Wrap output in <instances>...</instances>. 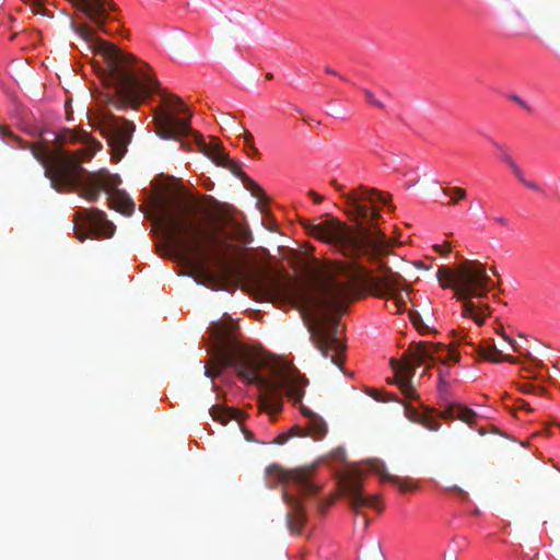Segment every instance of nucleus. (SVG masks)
<instances>
[{
	"instance_id": "nucleus-1",
	"label": "nucleus",
	"mask_w": 560,
	"mask_h": 560,
	"mask_svg": "<svg viewBox=\"0 0 560 560\" xmlns=\"http://www.w3.org/2000/svg\"><path fill=\"white\" fill-rule=\"evenodd\" d=\"M342 197L354 228L335 218L318 223L304 220L302 224L311 236L329 244L351 261L334 265L313 290L288 276H261L255 281L258 299L291 304L300 311L313 345L339 368L346 345L338 337L339 320L335 314L345 312L361 287H370L377 298L388 296L386 307L394 313L406 308L405 278L378 259L388 253V244L385 234L374 225L381 217L375 203L388 205L390 195L360 186Z\"/></svg>"
},
{
	"instance_id": "nucleus-2",
	"label": "nucleus",
	"mask_w": 560,
	"mask_h": 560,
	"mask_svg": "<svg viewBox=\"0 0 560 560\" xmlns=\"http://www.w3.org/2000/svg\"><path fill=\"white\" fill-rule=\"evenodd\" d=\"M160 208L164 238L178 258L211 278L226 279L232 275L230 241L249 244L252 235L245 226L230 218L219 226L208 224L198 201L183 194L168 203L161 202Z\"/></svg>"
},
{
	"instance_id": "nucleus-3",
	"label": "nucleus",
	"mask_w": 560,
	"mask_h": 560,
	"mask_svg": "<svg viewBox=\"0 0 560 560\" xmlns=\"http://www.w3.org/2000/svg\"><path fill=\"white\" fill-rule=\"evenodd\" d=\"M59 147L50 150L40 143L21 145L27 149L44 167V175L58 191L78 190L90 202L98 199L102 190L108 194V206L130 215L135 202L130 196L118 189L121 179L106 171L88 172L82 167V159H91L102 144L86 130L63 129L56 138Z\"/></svg>"
},
{
	"instance_id": "nucleus-4",
	"label": "nucleus",
	"mask_w": 560,
	"mask_h": 560,
	"mask_svg": "<svg viewBox=\"0 0 560 560\" xmlns=\"http://www.w3.org/2000/svg\"><path fill=\"white\" fill-rule=\"evenodd\" d=\"M235 324L217 323L210 327L215 354L212 364L205 366V375L213 378L224 368H233L238 375L260 390L259 402L265 411L278 413L282 409V394L300 402L308 383L295 369L269 363L259 355L233 343Z\"/></svg>"
},
{
	"instance_id": "nucleus-5",
	"label": "nucleus",
	"mask_w": 560,
	"mask_h": 560,
	"mask_svg": "<svg viewBox=\"0 0 560 560\" xmlns=\"http://www.w3.org/2000/svg\"><path fill=\"white\" fill-rule=\"evenodd\" d=\"M96 45L107 66V81L114 89L107 103L116 109L137 108L147 95L159 91V81L145 72L144 68L149 67L147 63L135 67L133 55L121 51L106 40L97 39Z\"/></svg>"
},
{
	"instance_id": "nucleus-6",
	"label": "nucleus",
	"mask_w": 560,
	"mask_h": 560,
	"mask_svg": "<svg viewBox=\"0 0 560 560\" xmlns=\"http://www.w3.org/2000/svg\"><path fill=\"white\" fill-rule=\"evenodd\" d=\"M436 278L443 288H452L455 298L463 301L464 317H469L478 326L485 324L488 305L475 304L471 299L486 298L494 287L487 273L486 266L478 260H465L456 269L443 266L438 269Z\"/></svg>"
},
{
	"instance_id": "nucleus-7",
	"label": "nucleus",
	"mask_w": 560,
	"mask_h": 560,
	"mask_svg": "<svg viewBox=\"0 0 560 560\" xmlns=\"http://www.w3.org/2000/svg\"><path fill=\"white\" fill-rule=\"evenodd\" d=\"M161 96L162 102L166 107H179V110L186 114L187 117L179 118L173 112L156 109L154 113V122L159 137L162 139L180 140L182 137L191 135L200 152L211 159L219 166L224 167L225 165H229V161L231 159L219 141L207 143L202 135L191 130V113L183 105L180 97L173 94H162Z\"/></svg>"
},
{
	"instance_id": "nucleus-8",
	"label": "nucleus",
	"mask_w": 560,
	"mask_h": 560,
	"mask_svg": "<svg viewBox=\"0 0 560 560\" xmlns=\"http://www.w3.org/2000/svg\"><path fill=\"white\" fill-rule=\"evenodd\" d=\"M459 353L443 343L427 341L413 342L402 355V361L392 359L390 364L396 373V384L406 399H418V394L411 384L416 370L428 362L446 364L448 361L458 362Z\"/></svg>"
},
{
	"instance_id": "nucleus-9",
	"label": "nucleus",
	"mask_w": 560,
	"mask_h": 560,
	"mask_svg": "<svg viewBox=\"0 0 560 560\" xmlns=\"http://www.w3.org/2000/svg\"><path fill=\"white\" fill-rule=\"evenodd\" d=\"M92 126L101 131L117 160H120L131 141L135 131L133 124L125 118L116 117L109 110H103L93 118Z\"/></svg>"
},
{
	"instance_id": "nucleus-10",
	"label": "nucleus",
	"mask_w": 560,
	"mask_h": 560,
	"mask_svg": "<svg viewBox=\"0 0 560 560\" xmlns=\"http://www.w3.org/2000/svg\"><path fill=\"white\" fill-rule=\"evenodd\" d=\"M73 231L77 238L83 242L90 236L109 238L115 233V225L107 220L105 212L96 208H80L73 213Z\"/></svg>"
},
{
	"instance_id": "nucleus-11",
	"label": "nucleus",
	"mask_w": 560,
	"mask_h": 560,
	"mask_svg": "<svg viewBox=\"0 0 560 560\" xmlns=\"http://www.w3.org/2000/svg\"><path fill=\"white\" fill-rule=\"evenodd\" d=\"M311 468L284 470L279 465L272 464L266 469L267 486L273 488L279 483H291L300 494L311 495L319 490V487L311 480Z\"/></svg>"
},
{
	"instance_id": "nucleus-12",
	"label": "nucleus",
	"mask_w": 560,
	"mask_h": 560,
	"mask_svg": "<svg viewBox=\"0 0 560 560\" xmlns=\"http://www.w3.org/2000/svg\"><path fill=\"white\" fill-rule=\"evenodd\" d=\"M100 31L104 34H112L114 30L106 25L109 19V11L115 10L112 0H70Z\"/></svg>"
},
{
	"instance_id": "nucleus-13",
	"label": "nucleus",
	"mask_w": 560,
	"mask_h": 560,
	"mask_svg": "<svg viewBox=\"0 0 560 560\" xmlns=\"http://www.w3.org/2000/svg\"><path fill=\"white\" fill-rule=\"evenodd\" d=\"M339 487L342 494L349 500L353 511L361 508H377V502L381 500L380 495H364L362 491V481L358 472L345 476L339 481Z\"/></svg>"
},
{
	"instance_id": "nucleus-14",
	"label": "nucleus",
	"mask_w": 560,
	"mask_h": 560,
	"mask_svg": "<svg viewBox=\"0 0 560 560\" xmlns=\"http://www.w3.org/2000/svg\"><path fill=\"white\" fill-rule=\"evenodd\" d=\"M283 499L289 506L287 513V526L292 534H301L305 523V511L301 499L288 489L283 492Z\"/></svg>"
},
{
	"instance_id": "nucleus-15",
	"label": "nucleus",
	"mask_w": 560,
	"mask_h": 560,
	"mask_svg": "<svg viewBox=\"0 0 560 560\" xmlns=\"http://www.w3.org/2000/svg\"><path fill=\"white\" fill-rule=\"evenodd\" d=\"M301 412L306 419V435H310L316 440L323 439L327 433V424L324 421V419L320 416L314 413L305 406L301 407Z\"/></svg>"
},
{
	"instance_id": "nucleus-16",
	"label": "nucleus",
	"mask_w": 560,
	"mask_h": 560,
	"mask_svg": "<svg viewBox=\"0 0 560 560\" xmlns=\"http://www.w3.org/2000/svg\"><path fill=\"white\" fill-rule=\"evenodd\" d=\"M476 351L480 358L483 360H487L492 363H500V362H509L512 364L517 363V359L510 355V354H503L494 343L490 342L489 340L482 341L477 348Z\"/></svg>"
},
{
	"instance_id": "nucleus-17",
	"label": "nucleus",
	"mask_w": 560,
	"mask_h": 560,
	"mask_svg": "<svg viewBox=\"0 0 560 560\" xmlns=\"http://www.w3.org/2000/svg\"><path fill=\"white\" fill-rule=\"evenodd\" d=\"M378 466H383L378 463H373L372 469L377 471L381 475L382 481H389L394 483L401 492L411 491L416 488V485L408 478H399L397 476H393L385 471L381 470Z\"/></svg>"
},
{
	"instance_id": "nucleus-18",
	"label": "nucleus",
	"mask_w": 560,
	"mask_h": 560,
	"mask_svg": "<svg viewBox=\"0 0 560 560\" xmlns=\"http://www.w3.org/2000/svg\"><path fill=\"white\" fill-rule=\"evenodd\" d=\"M405 411L407 418L410 421L421 423L424 428H427L430 431H438L441 427L435 418L429 415H421L418 410L413 408L405 406Z\"/></svg>"
},
{
	"instance_id": "nucleus-19",
	"label": "nucleus",
	"mask_w": 560,
	"mask_h": 560,
	"mask_svg": "<svg viewBox=\"0 0 560 560\" xmlns=\"http://www.w3.org/2000/svg\"><path fill=\"white\" fill-rule=\"evenodd\" d=\"M456 416L458 420L471 425L477 417V413L472 409L458 404V411Z\"/></svg>"
},
{
	"instance_id": "nucleus-20",
	"label": "nucleus",
	"mask_w": 560,
	"mask_h": 560,
	"mask_svg": "<svg viewBox=\"0 0 560 560\" xmlns=\"http://www.w3.org/2000/svg\"><path fill=\"white\" fill-rule=\"evenodd\" d=\"M458 404L447 402L443 410H441L438 415L439 418L443 420H454L457 419Z\"/></svg>"
},
{
	"instance_id": "nucleus-21",
	"label": "nucleus",
	"mask_w": 560,
	"mask_h": 560,
	"mask_svg": "<svg viewBox=\"0 0 560 560\" xmlns=\"http://www.w3.org/2000/svg\"><path fill=\"white\" fill-rule=\"evenodd\" d=\"M245 188L256 198L262 199L264 198V190L252 178L248 176L243 182Z\"/></svg>"
},
{
	"instance_id": "nucleus-22",
	"label": "nucleus",
	"mask_w": 560,
	"mask_h": 560,
	"mask_svg": "<svg viewBox=\"0 0 560 560\" xmlns=\"http://www.w3.org/2000/svg\"><path fill=\"white\" fill-rule=\"evenodd\" d=\"M443 192L445 195L453 194L454 196L450 200L448 205H456L459 200H463L466 198L467 192L464 188L460 187H453V188H444Z\"/></svg>"
},
{
	"instance_id": "nucleus-23",
	"label": "nucleus",
	"mask_w": 560,
	"mask_h": 560,
	"mask_svg": "<svg viewBox=\"0 0 560 560\" xmlns=\"http://www.w3.org/2000/svg\"><path fill=\"white\" fill-rule=\"evenodd\" d=\"M366 393L369 394V396H371L372 398H374L377 401L385 402V401L397 400V398L394 395L383 393L376 388H369Z\"/></svg>"
},
{
	"instance_id": "nucleus-24",
	"label": "nucleus",
	"mask_w": 560,
	"mask_h": 560,
	"mask_svg": "<svg viewBox=\"0 0 560 560\" xmlns=\"http://www.w3.org/2000/svg\"><path fill=\"white\" fill-rule=\"evenodd\" d=\"M490 143L500 152V159L502 162L508 164L513 161V158L508 153L506 147L489 138Z\"/></svg>"
},
{
	"instance_id": "nucleus-25",
	"label": "nucleus",
	"mask_w": 560,
	"mask_h": 560,
	"mask_svg": "<svg viewBox=\"0 0 560 560\" xmlns=\"http://www.w3.org/2000/svg\"><path fill=\"white\" fill-rule=\"evenodd\" d=\"M77 33L86 42H92L95 38V32L89 25L80 24L77 26Z\"/></svg>"
},
{
	"instance_id": "nucleus-26",
	"label": "nucleus",
	"mask_w": 560,
	"mask_h": 560,
	"mask_svg": "<svg viewBox=\"0 0 560 560\" xmlns=\"http://www.w3.org/2000/svg\"><path fill=\"white\" fill-rule=\"evenodd\" d=\"M520 388L525 394L540 395L545 392V389L541 386H536L529 382L521 384Z\"/></svg>"
},
{
	"instance_id": "nucleus-27",
	"label": "nucleus",
	"mask_w": 560,
	"mask_h": 560,
	"mask_svg": "<svg viewBox=\"0 0 560 560\" xmlns=\"http://www.w3.org/2000/svg\"><path fill=\"white\" fill-rule=\"evenodd\" d=\"M224 168L230 170L231 173L241 178L242 182H244L247 177V175L241 170V166L232 160L229 161V165H225Z\"/></svg>"
},
{
	"instance_id": "nucleus-28",
	"label": "nucleus",
	"mask_w": 560,
	"mask_h": 560,
	"mask_svg": "<svg viewBox=\"0 0 560 560\" xmlns=\"http://www.w3.org/2000/svg\"><path fill=\"white\" fill-rule=\"evenodd\" d=\"M410 319L413 324V326L420 330L421 332H424V330H428V327L424 325V323L422 322L419 313L417 312H411L410 313Z\"/></svg>"
},
{
	"instance_id": "nucleus-29",
	"label": "nucleus",
	"mask_w": 560,
	"mask_h": 560,
	"mask_svg": "<svg viewBox=\"0 0 560 560\" xmlns=\"http://www.w3.org/2000/svg\"><path fill=\"white\" fill-rule=\"evenodd\" d=\"M211 417L215 421H221L223 424L225 423V410L220 407L213 406L210 409Z\"/></svg>"
},
{
	"instance_id": "nucleus-30",
	"label": "nucleus",
	"mask_w": 560,
	"mask_h": 560,
	"mask_svg": "<svg viewBox=\"0 0 560 560\" xmlns=\"http://www.w3.org/2000/svg\"><path fill=\"white\" fill-rule=\"evenodd\" d=\"M243 137H244V141H245V143H246V145L248 148V151L253 152V154H257L258 151H257L256 147L254 145V137H253V135L249 131L244 129V136Z\"/></svg>"
},
{
	"instance_id": "nucleus-31",
	"label": "nucleus",
	"mask_w": 560,
	"mask_h": 560,
	"mask_svg": "<svg viewBox=\"0 0 560 560\" xmlns=\"http://www.w3.org/2000/svg\"><path fill=\"white\" fill-rule=\"evenodd\" d=\"M363 93L365 95V98H366L368 103L374 105L375 107L384 108L383 103L380 102L378 100H376L374 94L370 90L364 89Z\"/></svg>"
},
{
	"instance_id": "nucleus-32",
	"label": "nucleus",
	"mask_w": 560,
	"mask_h": 560,
	"mask_svg": "<svg viewBox=\"0 0 560 560\" xmlns=\"http://www.w3.org/2000/svg\"><path fill=\"white\" fill-rule=\"evenodd\" d=\"M287 433L289 434L290 438H292V436L302 438V436H306L307 432H306V428L305 427L294 425Z\"/></svg>"
},
{
	"instance_id": "nucleus-33",
	"label": "nucleus",
	"mask_w": 560,
	"mask_h": 560,
	"mask_svg": "<svg viewBox=\"0 0 560 560\" xmlns=\"http://www.w3.org/2000/svg\"><path fill=\"white\" fill-rule=\"evenodd\" d=\"M510 98L515 102L516 104H518L522 108H524L525 110L527 112H532V107L524 101L522 100L520 96L513 94L510 96Z\"/></svg>"
},
{
	"instance_id": "nucleus-34",
	"label": "nucleus",
	"mask_w": 560,
	"mask_h": 560,
	"mask_svg": "<svg viewBox=\"0 0 560 560\" xmlns=\"http://www.w3.org/2000/svg\"><path fill=\"white\" fill-rule=\"evenodd\" d=\"M523 185H524V186H526L528 189L534 190V191H539V190H540L539 185H538V184H536V183H535V182H533V180H527V179H526V180L523 183Z\"/></svg>"
},
{
	"instance_id": "nucleus-35",
	"label": "nucleus",
	"mask_w": 560,
	"mask_h": 560,
	"mask_svg": "<svg viewBox=\"0 0 560 560\" xmlns=\"http://www.w3.org/2000/svg\"><path fill=\"white\" fill-rule=\"evenodd\" d=\"M434 249L440 254H444L451 250V246L447 243H444L442 245H435Z\"/></svg>"
},
{
	"instance_id": "nucleus-36",
	"label": "nucleus",
	"mask_w": 560,
	"mask_h": 560,
	"mask_svg": "<svg viewBox=\"0 0 560 560\" xmlns=\"http://www.w3.org/2000/svg\"><path fill=\"white\" fill-rule=\"evenodd\" d=\"M221 120L225 125H231L234 121V117H232L230 114L222 113Z\"/></svg>"
},
{
	"instance_id": "nucleus-37",
	"label": "nucleus",
	"mask_w": 560,
	"mask_h": 560,
	"mask_svg": "<svg viewBox=\"0 0 560 560\" xmlns=\"http://www.w3.org/2000/svg\"><path fill=\"white\" fill-rule=\"evenodd\" d=\"M289 439H290V436L288 433H282L276 438L275 443L284 444Z\"/></svg>"
},
{
	"instance_id": "nucleus-38",
	"label": "nucleus",
	"mask_w": 560,
	"mask_h": 560,
	"mask_svg": "<svg viewBox=\"0 0 560 560\" xmlns=\"http://www.w3.org/2000/svg\"><path fill=\"white\" fill-rule=\"evenodd\" d=\"M308 195L313 198L314 202L316 203H319L323 201L324 197L318 195L316 191L314 190H310L308 191Z\"/></svg>"
},
{
	"instance_id": "nucleus-39",
	"label": "nucleus",
	"mask_w": 560,
	"mask_h": 560,
	"mask_svg": "<svg viewBox=\"0 0 560 560\" xmlns=\"http://www.w3.org/2000/svg\"><path fill=\"white\" fill-rule=\"evenodd\" d=\"M334 503V499L329 500L327 503L319 502L318 503V511L319 513L324 514L327 506L331 505Z\"/></svg>"
},
{
	"instance_id": "nucleus-40",
	"label": "nucleus",
	"mask_w": 560,
	"mask_h": 560,
	"mask_svg": "<svg viewBox=\"0 0 560 560\" xmlns=\"http://www.w3.org/2000/svg\"><path fill=\"white\" fill-rule=\"evenodd\" d=\"M506 165L510 167L513 174L521 170V167L515 163L514 160L509 162Z\"/></svg>"
},
{
	"instance_id": "nucleus-41",
	"label": "nucleus",
	"mask_w": 560,
	"mask_h": 560,
	"mask_svg": "<svg viewBox=\"0 0 560 560\" xmlns=\"http://www.w3.org/2000/svg\"><path fill=\"white\" fill-rule=\"evenodd\" d=\"M499 334L503 337L504 340H506L513 347L514 351H517L515 342L512 338L508 337L504 332H499Z\"/></svg>"
},
{
	"instance_id": "nucleus-42",
	"label": "nucleus",
	"mask_w": 560,
	"mask_h": 560,
	"mask_svg": "<svg viewBox=\"0 0 560 560\" xmlns=\"http://www.w3.org/2000/svg\"><path fill=\"white\" fill-rule=\"evenodd\" d=\"M514 176L523 184L526 178H525V175H524V172L523 170L521 168L520 171H517Z\"/></svg>"
},
{
	"instance_id": "nucleus-43",
	"label": "nucleus",
	"mask_w": 560,
	"mask_h": 560,
	"mask_svg": "<svg viewBox=\"0 0 560 560\" xmlns=\"http://www.w3.org/2000/svg\"><path fill=\"white\" fill-rule=\"evenodd\" d=\"M518 408L524 409L526 411H533L530 405L528 402L524 401V400L520 401Z\"/></svg>"
},
{
	"instance_id": "nucleus-44",
	"label": "nucleus",
	"mask_w": 560,
	"mask_h": 560,
	"mask_svg": "<svg viewBox=\"0 0 560 560\" xmlns=\"http://www.w3.org/2000/svg\"><path fill=\"white\" fill-rule=\"evenodd\" d=\"M31 1H32V2H33V4H34V9H33V11H34V12H36V13H38V12H39V10L37 9V7H38V8L40 7V0H31Z\"/></svg>"
},
{
	"instance_id": "nucleus-45",
	"label": "nucleus",
	"mask_w": 560,
	"mask_h": 560,
	"mask_svg": "<svg viewBox=\"0 0 560 560\" xmlns=\"http://www.w3.org/2000/svg\"><path fill=\"white\" fill-rule=\"evenodd\" d=\"M325 72L328 74L338 75V73L330 67H326Z\"/></svg>"
},
{
	"instance_id": "nucleus-46",
	"label": "nucleus",
	"mask_w": 560,
	"mask_h": 560,
	"mask_svg": "<svg viewBox=\"0 0 560 560\" xmlns=\"http://www.w3.org/2000/svg\"><path fill=\"white\" fill-rule=\"evenodd\" d=\"M495 221L502 225H506L508 224V220L503 217H500V218H497Z\"/></svg>"
},
{
	"instance_id": "nucleus-47",
	"label": "nucleus",
	"mask_w": 560,
	"mask_h": 560,
	"mask_svg": "<svg viewBox=\"0 0 560 560\" xmlns=\"http://www.w3.org/2000/svg\"><path fill=\"white\" fill-rule=\"evenodd\" d=\"M10 132L2 126H0V136L4 137L5 135H9Z\"/></svg>"
},
{
	"instance_id": "nucleus-48",
	"label": "nucleus",
	"mask_w": 560,
	"mask_h": 560,
	"mask_svg": "<svg viewBox=\"0 0 560 560\" xmlns=\"http://www.w3.org/2000/svg\"><path fill=\"white\" fill-rule=\"evenodd\" d=\"M331 185H332L336 189H338V190H341V189H342V186H341V185H339V184L337 183V180H335V179L331 182Z\"/></svg>"
},
{
	"instance_id": "nucleus-49",
	"label": "nucleus",
	"mask_w": 560,
	"mask_h": 560,
	"mask_svg": "<svg viewBox=\"0 0 560 560\" xmlns=\"http://www.w3.org/2000/svg\"><path fill=\"white\" fill-rule=\"evenodd\" d=\"M180 143H182L183 148H187V150H191L184 140H180Z\"/></svg>"
},
{
	"instance_id": "nucleus-50",
	"label": "nucleus",
	"mask_w": 560,
	"mask_h": 560,
	"mask_svg": "<svg viewBox=\"0 0 560 560\" xmlns=\"http://www.w3.org/2000/svg\"><path fill=\"white\" fill-rule=\"evenodd\" d=\"M440 384H441V385H444V384H445V381H444V378H443L442 372H440Z\"/></svg>"
},
{
	"instance_id": "nucleus-51",
	"label": "nucleus",
	"mask_w": 560,
	"mask_h": 560,
	"mask_svg": "<svg viewBox=\"0 0 560 560\" xmlns=\"http://www.w3.org/2000/svg\"><path fill=\"white\" fill-rule=\"evenodd\" d=\"M459 492H460V494H462V497H463L464 499H466V498H467V493H466V492H464L463 490H459Z\"/></svg>"
},
{
	"instance_id": "nucleus-52",
	"label": "nucleus",
	"mask_w": 560,
	"mask_h": 560,
	"mask_svg": "<svg viewBox=\"0 0 560 560\" xmlns=\"http://www.w3.org/2000/svg\"><path fill=\"white\" fill-rule=\"evenodd\" d=\"M266 78H267L268 80H271V79L273 78V75H272V73H268V74L266 75Z\"/></svg>"
},
{
	"instance_id": "nucleus-53",
	"label": "nucleus",
	"mask_w": 560,
	"mask_h": 560,
	"mask_svg": "<svg viewBox=\"0 0 560 560\" xmlns=\"http://www.w3.org/2000/svg\"><path fill=\"white\" fill-rule=\"evenodd\" d=\"M490 270L493 275H497V269L494 267H492Z\"/></svg>"
}]
</instances>
